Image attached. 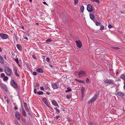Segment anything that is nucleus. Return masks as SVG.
<instances>
[{"label": "nucleus", "mask_w": 125, "mask_h": 125, "mask_svg": "<svg viewBox=\"0 0 125 125\" xmlns=\"http://www.w3.org/2000/svg\"><path fill=\"white\" fill-rule=\"evenodd\" d=\"M32 56L34 58V59H36V58H35V57H36V56L35 55H34V54H33L32 55Z\"/></svg>", "instance_id": "864d4df0"}, {"label": "nucleus", "mask_w": 125, "mask_h": 125, "mask_svg": "<svg viewBox=\"0 0 125 125\" xmlns=\"http://www.w3.org/2000/svg\"><path fill=\"white\" fill-rule=\"evenodd\" d=\"M60 117V116L59 115L56 116L55 118V119H56V120H57Z\"/></svg>", "instance_id": "2f4dec72"}, {"label": "nucleus", "mask_w": 125, "mask_h": 125, "mask_svg": "<svg viewBox=\"0 0 125 125\" xmlns=\"http://www.w3.org/2000/svg\"><path fill=\"white\" fill-rule=\"evenodd\" d=\"M11 85L14 88L17 89L18 88L16 83L13 80H12L10 82Z\"/></svg>", "instance_id": "0eeeda50"}, {"label": "nucleus", "mask_w": 125, "mask_h": 125, "mask_svg": "<svg viewBox=\"0 0 125 125\" xmlns=\"http://www.w3.org/2000/svg\"><path fill=\"white\" fill-rule=\"evenodd\" d=\"M113 48L115 49H120V48L118 47H113Z\"/></svg>", "instance_id": "8fccbe9b"}, {"label": "nucleus", "mask_w": 125, "mask_h": 125, "mask_svg": "<svg viewBox=\"0 0 125 125\" xmlns=\"http://www.w3.org/2000/svg\"><path fill=\"white\" fill-rule=\"evenodd\" d=\"M71 91V88L69 87H68L67 88V90L66 91V92H70Z\"/></svg>", "instance_id": "bb28decb"}, {"label": "nucleus", "mask_w": 125, "mask_h": 125, "mask_svg": "<svg viewBox=\"0 0 125 125\" xmlns=\"http://www.w3.org/2000/svg\"><path fill=\"white\" fill-rule=\"evenodd\" d=\"M23 37L24 39H25L26 40H28V39L27 37H26L24 36H23Z\"/></svg>", "instance_id": "37998d69"}, {"label": "nucleus", "mask_w": 125, "mask_h": 125, "mask_svg": "<svg viewBox=\"0 0 125 125\" xmlns=\"http://www.w3.org/2000/svg\"><path fill=\"white\" fill-rule=\"evenodd\" d=\"M20 112L24 116H26V113L23 108H22L20 109Z\"/></svg>", "instance_id": "9d476101"}, {"label": "nucleus", "mask_w": 125, "mask_h": 125, "mask_svg": "<svg viewBox=\"0 0 125 125\" xmlns=\"http://www.w3.org/2000/svg\"><path fill=\"white\" fill-rule=\"evenodd\" d=\"M110 71H113V69H110Z\"/></svg>", "instance_id": "0e129e2a"}, {"label": "nucleus", "mask_w": 125, "mask_h": 125, "mask_svg": "<svg viewBox=\"0 0 125 125\" xmlns=\"http://www.w3.org/2000/svg\"><path fill=\"white\" fill-rule=\"evenodd\" d=\"M0 85L6 91H7V89L5 84L1 83L0 84Z\"/></svg>", "instance_id": "f8f14e48"}, {"label": "nucleus", "mask_w": 125, "mask_h": 125, "mask_svg": "<svg viewBox=\"0 0 125 125\" xmlns=\"http://www.w3.org/2000/svg\"><path fill=\"white\" fill-rule=\"evenodd\" d=\"M95 23L96 25L97 26H100L101 25V23L98 22L97 21H95V22H94Z\"/></svg>", "instance_id": "393cba45"}, {"label": "nucleus", "mask_w": 125, "mask_h": 125, "mask_svg": "<svg viewBox=\"0 0 125 125\" xmlns=\"http://www.w3.org/2000/svg\"><path fill=\"white\" fill-rule=\"evenodd\" d=\"M51 86L53 89H56L58 88V85L56 83H51Z\"/></svg>", "instance_id": "6e6552de"}, {"label": "nucleus", "mask_w": 125, "mask_h": 125, "mask_svg": "<svg viewBox=\"0 0 125 125\" xmlns=\"http://www.w3.org/2000/svg\"><path fill=\"white\" fill-rule=\"evenodd\" d=\"M14 123L16 125H18L19 124L18 122L17 121H15L14 122Z\"/></svg>", "instance_id": "f704fd0d"}, {"label": "nucleus", "mask_w": 125, "mask_h": 125, "mask_svg": "<svg viewBox=\"0 0 125 125\" xmlns=\"http://www.w3.org/2000/svg\"><path fill=\"white\" fill-rule=\"evenodd\" d=\"M91 1L93 2H95L97 3H99V0H91Z\"/></svg>", "instance_id": "cd10ccee"}, {"label": "nucleus", "mask_w": 125, "mask_h": 125, "mask_svg": "<svg viewBox=\"0 0 125 125\" xmlns=\"http://www.w3.org/2000/svg\"><path fill=\"white\" fill-rule=\"evenodd\" d=\"M16 46L19 50L21 51L22 50V46L20 44H17Z\"/></svg>", "instance_id": "a211bd4d"}, {"label": "nucleus", "mask_w": 125, "mask_h": 125, "mask_svg": "<svg viewBox=\"0 0 125 125\" xmlns=\"http://www.w3.org/2000/svg\"><path fill=\"white\" fill-rule=\"evenodd\" d=\"M37 94L39 95H42L43 94V92L42 91H39L37 92Z\"/></svg>", "instance_id": "a878e982"}, {"label": "nucleus", "mask_w": 125, "mask_h": 125, "mask_svg": "<svg viewBox=\"0 0 125 125\" xmlns=\"http://www.w3.org/2000/svg\"><path fill=\"white\" fill-rule=\"evenodd\" d=\"M66 97L68 99H70L71 98L70 95L69 94H67L66 95Z\"/></svg>", "instance_id": "7c9ffc66"}, {"label": "nucleus", "mask_w": 125, "mask_h": 125, "mask_svg": "<svg viewBox=\"0 0 125 125\" xmlns=\"http://www.w3.org/2000/svg\"><path fill=\"white\" fill-rule=\"evenodd\" d=\"M25 109L26 111H27V112H29V110L28 106L25 107Z\"/></svg>", "instance_id": "72a5a7b5"}, {"label": "nucleus", "mask_w": 125, "mask_h": 125, "mask_svg": "<svg viewBox=\"0 0 125 125\" xmlns=\"http://www.w3.org/2000/svg\"><path fill=\"white\" fill-rule=\"evenodd\" d=\"M4 57H5V59H6V56H5Z\"/></svg>", "instance_id": "774afa93"}, {"label": "nucleus", "mask_w": 125, "mask_h": 125, "mask_svg": "<svg viewBox=\"0 0 125 125\" xmlns=\"http://www.w3.org/2000/svg\"><path fill=\"white\" fill-rule=\"evenodd\" d=\"M49 108L52 110V112H54V111L52 107H49Z\"/></svg>", "instance_id": "5fc2aeb1"}, {"label": "nucleus", "mask_w": 125, "mask_h": 125, "mask_svg": "<svg viewBox=\"0 0 125 125\" xmlns=\"http://www.w3.org/2000/svg\"><path fill=\"white\" fill-rule=\"evenodd\" d=\"M37 90L36 88H34V92L35 94H36L37 93Z\"/></svg>", "instance_id": "c9c22d12"}, {"label": "nucleus", "mask_w": 125, "mask_h": 125, "mask_svg": "<svg viewBox=\"0 0 125 125\" xmlns=\"http://www.w3.org/2000/svg\"><path fill=\"white\" fill-rule=\"evenodd\" d=\"M86 81L87 83H88L89 82V80L88 78H87L86 79Z\"/></svg>", "instance_id": "a18cd8bd"}, {"label": "nucleus", "mask_w": 125, "mask_h": 125, "mask_svg": "<svg viewBox=\"0 0 125 125\" xmlns=\"http://www.w3.org/2000/svg\"><path fill=\"white\" fill-rule=\"evenodd\" d=\"M49 66L50 67H52V68L53 67V66L52 65H50Z\"/></svg>", "instance_id": "052dcab7"}, {"label": "nucleus", "mask_w": 125, "mask_h": 125, "mask_svg": "<svg viewBox=\"0 0 125 125\" xmlns=\"http://www.w3.org/2000/svg\"><path fill=\"white\" fill-rule=\"evenodd\" d=\"M43 4H46V5H48V4L46 3V2L45 1H44L43 2Z\"/></svg>", "instance_id": "4d7b16f0"}, {"label": "nucleus", "mask_w": 125, "mask_h": 125, "mask_svg": "<svg viewBox=\"0 0 125 125\" xmlns=\"http://www.w3.org/2000/svg\"><path fill=\"white\" fill-rule=\"evenodd\" d=\"M51 41H52V40H51V39L49 38L46 40V42L48 43V42H50Z\"/></svg>", "instance_id": "c756f323"}, {"label": "nucleus", "mask_w": 125, "mask_h": 125, "mask_svg": "<svg viewBox=\"0 0 125 125\" xmlns=\"http://www.w3.org/2000/svg\"><path fill=\"white\" fill-rule=\"evenodd\" d=\"M15 116L18 120H19L20 119V113L19 112H16Z\"/></svg>", "instance_id": "ddd939ff"}, {"label": "nucleus", "mask_w": 125, "mask_h": 125, "mask_svg": "<svg viewBox=\"0 0 125 125\" xmlns=\"http://www.w3.org/2000/svg\"><path fill=\"white\" fill-rule=\"evenodd\" d=\"M24 105L25 107H26L28 106L27 104L26 103H24Z\"/></svg>", "instance_id": "de8ad7c7"}, {"label": "nucleus", "mask_w": 125, "mask_h": 125, "mask_svg": "<svg viewBox=\"0 0 125 125\" xmlns=\"http://www.w3.org/2000/svg\"><path fill=\"white\" fill-rule=\"evenodd\" d=\"M93 6L90 4H88L87 6V9L89 12H91L94 10Z\"/></svg>", "instance_id": "423d86ee"}, {"label": "nucleus", "mask_w": 125, "mask_h": 125, "mask_svg": "<svg viewBox=\"0 0 125 125\" xmlns=\"http://www.w3.org/2000/svg\"><path fill=\"white\" fill-rule=\"evenodd\" d=\"M37 71L39 73H42L43 72V70L42 68H38L37 70Z\"/></svg>", "instance_id": "aec40b11"}, {"label": "nucleus", "mask_w": 125, "mask_h": 125, "mask_svg": "<svg viewBox=\"0 0 125 125\" xmlns=\"http://www.w3.org/2000/svg\"><path fill=\"white\" fill-rule=\"evenodd\" d=\"M5 73L8 76H11L12 74V71L9 67H6L5 68Z\"/></svg>", "instance_id": "f257e3e1"}, {"label": "nucleus", "mask_w": 125, "mask_h": 125, "mask_svg": "<svg viewBox=\"0 0 125 125\" xmlns=\"http://www.w3.org/2000/svg\"><path fill=\"white\" fill-rule=\"evenodd\" d=\"M46 94L48 95H49L50 94V93L48 92H46Z\"/></svg>", "instance_id": "6e6d98bb"}, {"label": "nucleus", "mask_w": 125, "mask_h": 125, "mask_svg": "<svg viewBox=\"0 0 125 125\" xmlns=\"http://www.w3.org/2000/svg\"><path fill=\"white\" fill-rule=\"evenodd\" d=\"M76 80L79 83H82L83 84L85 83V82L83 80H81L77 79H76Z\"/></svg>", "instance_id": "6ab92c4d"}, {"label": "nucleus", "mask_w": 125, "mask_h": 125, "mask_svg": "<svg viewBox=\"0 0 125 125\" xmlns=\"http://www.w3.org/2000/svg\"><path fill=\"white\" fill-rule=\"evenodd\" d=\"M5 99L7 100V102L8 103H9V101L8 100V98L7 97H6V96H5Z\"/></svg>", "instance_id": "09e8293b"}, {"label": "nucleus", "mask_w": 125, "mask_h": 125, "mask_svg": "<svg viewBox=\"0 0 125 125\" xmlns=\"http://www.w3.org/2000/svg\"><path fill=\"white\" fill-rule=\"evenodd\" d=\"M14 109L15 110H16V109H17L18 108H17V107L16 106H15L14 107Z\"/></svg>", "instance_id": "bf43d9fd"}, {"label": "nucleus", "mask_w": 125, "mask_h": 125, "mask_svg": "<svg viewBox=\"0 0 125 125\" xmlns=\"http://www.w3.org/2000/svg\"><path fill=\"white\" fill-rule=\"evenodd\" d=\"M3 79L4 81H6L8 80V77L7 76H5L4 77Z\"/></svg>", "instance_id": "c85d7f7f"}, {"label": "nucleus", "mask_w": 125, "mask_h": 125, "mask_svg": "<svg viewBox=\"0 0 125 125\" xmlns=\"http://www.w3.org/2000/svg\"><path fill=\"white\" fill-rule=\"evenodd\" d=\"M42 101L48 107H49V106L47 103V99L45 97L43 98L42 99Z\"/></svg>", "instance_id": "9b49d317"}, {"label": "nucleus", "mask_w": 125, "mask_h": 125, "mask_svg": "<svg viewBox=\"0 0 125 125\" xmlns=\"http://www.w3.org/2000/svg\"><path fill=\"white\" fill-rule=\"evenodd\" d=\"M54 109H55L56 110L58 109H57V107H55L54 108Z\"/></svg>", "instance_id": "e2e57ef3"}, {"label": "nucleus", "mask_w": 125, "mask_h": 125, "mask_svg": "<svg viewBox=\"0 0 125 125\" xmlns=\"http://www.w3.org/2000/svg\"><path fill=\"white\" fill-rule=\"evenodd\" d=\"M104 26H101L100 27V29L101 30H102L103 29H104Z\"/></svg>", "instance_id": "473e14b6"}, {"label": "nucleus", "mask_w": 125, "mask_h": 125, "mask_svg": "<svg viewBox=\"0 0 125 125\" xmlns=\"http://www.w3.org/2000/svg\"><path fill=\"white\" fill-rule=\"evenodd\" d=\"M116 94L117 95L120 97L123 96L125 95L124 93L120 92H118L116 93Z\"/></svg>", "instance_id": "2eb2a0df"}, {"label": "nucleus", "mask_w": 125, "mask_h": 125, "mask_svg": "<svg viewBox=\"0 0 125 125\" xmlns=\"http://www.w3.org/2000/svg\"><path fill=\"white\" fill-rule=\"evenodd\" d=\"M76 42L77 46L80 48H81L82 46L81 42L80 41H76Z\"/></svg>", "instance_id": "1a4fd4ad"}, {"label": "nucleus", "mask_w": 125, "mask_h": 125, "mask_svg": "<svg viewBox=\"0 0 125 125\" xmlns=\"http://www.w3.org/2000/svg\"><path fill=\"white\" fill-rule=\"evenodd\" d=\"M3 70L1 68H0V72H3Z\"/></svg>", "instance_id": "3c124183"}, {"label": "nucleus", "mask_w": 125, "mask_h": 125, "mask_svg": "<svg viewBox=\"0 0 125 125\" xmlns=\"http://www.w3.org/2000/svg\"><path fill=\"white\" fill-rule=\"evenodd\" d=\"M29 2H31L32 1V0H29Z\"/></svg>", "instance_id": "338daca9"}, {"label": "nucleus", "mask_w": 125, "mask_h": 125, "mask_svg": "<svg viewBox=\"0 0 125 125\" xmlns=\"http://www.w3.org/2000/svg\"><path fill=\"white\" fill-rule=\"evenodd\" d=\"M90 17L91 19L94 22H95V20L94 19V16L93 14H92L90 15Z\"/></svg>", "instance_id": "f3484780"}, {"label": "nucleus", "mask_w": 125, "mask_h": 125, "mask_svg": "<svg viewBox=\"0 0 125 125\" xmlns=\"http://www.w3.org/2000/svg\"><path fill=\"white\" fill-rule=\"evenodd\" d=\"M4 61L2 57L0 56V63L3 64L4 63Z\"/></svg>", "instance_id": "412c9836"}, {"label": "nucleus", "mask_w": 125, "mask_h": 125, "mask_svg": "<svg viewBox=\"0 0 125 125\" xmlns=\"http://www.w3.org/2000/svg\"><path fill=\"white\" fill-rule=\"evenodd\" d=\"M15 61L18 64H19V62H18V59L17 58L15 59Z\"/></svg>", "instance_id": "e433bc0d"}, {"label": "nucleus", "mask_w": 125, "mask_h": 125, "mask_svg": "<svg viewBox=\"0 0 125 125\" xmlns=\"http://www.w3.org/2000/svg\"><path fill=\"white\" fill-rule=\"evenodd\" d=\"M50 59L48 57H47L46 58V61L48 62H50Z\"/></svg>", "instance_id": "4c0bfd02"}, {"label": "nucleus", "mask_w": 125, "mask_h": 125, "mask_svg": "<svg viewBox=\"0 0 125 125\" xmlns=\"http://www.w3.org/2000/svg\"><path fill=\"white\" fill-rule=\"evenodd\" d=\"M78 0H74V4H76L78 2Z\"/></svg>", "instance_id": "ea45409f"}, {"label": "nucleus", "mask_w": 125, "mask_h": 125, "mask_svg": "<svg viewBox=\"0 0 125 125\" xmlns=\"http://www.w3.org/2000/svg\"><path fill=\"white\" fill-rule=\"evenodd\" d=\"M98 94H96L94 96L88 101V103L90 104L92 103L93 102L96 100Z\"/></svg>", "instance_id": "7ed1b4c3"}, {"label": "nucleus", "mask_w": 125, "mask_h": 125, "mask_svg": "<svg viewBox=\"0 0 125 125\" xmlns=\"http://www.w3.org/2000/svg\"><path fill=\"white\" fill-rule=\"evenodd\" d=\"M108 28L110 29L112 27V26L110 24H109L108 25Z\"/></svg>", "instance_id": "58836bf2"}, {"label": "nucleus", "mask_w": 125, "mask_h": 125, "mask_svg": "<svg viewBox=\"0 0 125 125\" xmlns=\"http://www.w3.org/2000/svg\"><path fill=\"white\" fill-rule=\"evenodd\" d=\"M103 81L105 83H108L109 84H114L115 83L114 81L112 79H104Z\"/></svg>", "instance_id": "f03ea898"}, {"label": "nucleus", "mask_w": 125, "mask_h": 125, "mask_svg": "<svg viewBox=\"0 0 125 125\" xmlns=\"http://www.w3.org/2000/svg\"><path fill=\"white\" fill-rule=\"evenodd\" d=\"M121 78L124 81V82H125V75H122L120 76Z\"/></svg>", "instance_id": "4be33fe9"}, {"label": "nucleus", "mask_w": 125, "mask_h": 125, "mask_svg": "<svg viewBox=\"0 0 125 125\" xmlns=\"http://www.w3.org/2000/svg\"><path fill=\"white\" fill-rule=\"evenodd\" d=\"M52 103L55 106H57L58 107H59V106L58 104L55 100H52Z\"/></svg>", "instance_id": "4468645a"}, {"label": "nucleus", "mask_w": 125, "mask_h": 125, "mask_svg": "<svg viewBox=\"0 0 125 125\" xmlns=\"http://www.w3.org/2000/svg\"><path fill=\"white\" fill-rule=\"evenodd\" d=\"M40 89L42 91H43L44 90V88L43 86H41L40 87Z\"/></svg>", "instance_id": "79ce46f5"}, {"label": "nucleus", "mask_w": 125, "mask_h": 125, "mask_svg": "<svg viewBox=\"0 0 125 125\" xmlns=\"http://www.w3.org/2000/svg\"><path fill=\"white\" fill-rule=\"evenodd\" d=\"M1 76L2 77H3L5 76V75L4 73H2L1 74Z\"/></svg>", "instance_id": "a19ab883"}, {"label": "nucleus", "mask_w": 125, "mask_h": 125, "mask_svg": "<svg viewBox=\"0 0 125 125\" xmlns=\"http://www.w3.org/2000/svg\"><path fill=\"white\" fill-rule=\"evenodd\" d=\"M84 8L83 5H82V6H81L80 8V10L82 12H83Z\"/></svg>", "instance_id": "b1692460"}, {"label": "nucleus", "mask_w": 125, "mask_h": 125, "mask_svg": "<svg viewBox=\"0 0 125 125\" xmlns=\"http://www.w3.org/2000/svg\"><path fill=\"white\" fill-rule=\"evenodd\" d=\"M78 75L80 77H82L85 76L86 74L84 71L81 70L79 72Z\"/></svg>", "instance_id": "20e7f679"}, {"label": "nucleus", "mask_w": 125, "mask_h": 125, "mask_svg": "<svg viewBox=\"0 0 125 125\" xmlns=\"http://www.w3.org/2000/svg\"><path fill=\"white\" fill-rule=\"evenodd\" d=\"M14 70L15 75L17 76H19V75L17 73V68L15 66L14 67Z\"/></svg>", "instance_id": "dca6fc26"}, {"label": "nucleus", "mask_w": 125, "mask_h": 125, "mask_svg": "<svg viewBox=\"0 0 125 125\" xmlns=\"http://www.w3.org/2000/svg\"><path fill=\"white\" fill-rule=\"evenodd\" d=\"M0 37L3 40L6 39L9 37L7 34L3 33H0Z\"/></svg>", "instance_id": "39448f33"}, {"label": "nucleus", "mask_w": 125, "mask_h": 125, "mask_svg": "<svg viewBox=\"0 0 125 125\" xmlns=\"http://www.w3.org/2000/svg\"><path fill=\"white\" fill-rule=\"evenodd\" d=\"M2 49L0 47V52H1Z\"/></svg>", "instance_id": "69168bd1"}, {"label": "nucleus", "mask_w": 125, "mask_h": 125, "mask_svg": "<svg viewBox=\"0 0 125 125\" xmlns=\"http://www.w3.org/2000/svg\"><path fill=\"white\" fill-rule=\"evenodd\" d=\"M56 112L57 113H58V114H59L60 113V110L59 109H58L56 110Z\"/></svg>", "instance_id": "49530a36"}, {"label": "nucleus", "mask_w": 125, "mask_h": 125, "mask_svg": "<svg viewBox=\"0 0 125 125\" xmlns=\"http://www.w3.org/2000/svg\"><path fill=\"white\" fill-rule=\"evenodd\" d=\"M37 74V73L36 72H33V75L34 76H36Z\"/></svg>", "instance_id": "c03bdc74"}, {"label": "nucleus", "mask_w": 125, "mask_h": 125, "mask_svg": "<svg viewBox=\"0 0 125 125\" xmlns=\"http://www.w3.org/2000/svg\"><path fill=\"white\" fill-rule=\"evenodd\" d=\"M88 125H93L92 122H90L89 123Z\"/></svg>", "instance_id": "603ef678"}, {"label": "nucleus", "mask_w": 125, "mask_h": 125, "mask_svg": "<svg viewBox=\"0 0 125 125\" xmlns=\"http://www.w3.org/2000/svg\"><path fill=\"white\" fill-rule=\"evenodd\" d=\"M84 87L82 86V87L81 88V93H82V94H83V93L84 91Z\"/></svg>", "instance_id": "5701e85b"}, {"label": "nucleus", "mask_w": 125, "mask_h": 125, "mask_svg": "<svg viewBox=\"0 0 125 125\" xmlns=\"http://www.w3.org/2000/svg\"><path fill=\"white\" fill-rule=\"evenodd\" d=\"M54 109H55L56 110L58 109H57V107H55L54 108Z\"/></svg>", "instance_id": "680f3d73"}, {"label": "nucleus", "mask_w": 125, "mask_h": 125, "mask_svg": "<svg viewBox=\"0 0 125 125\" xmlns=\"http://www.w3.org/2000/svg\"><path fill=\"white\" fill-rule=\"evenodd\" d=\"M124 86L123 88L124 89H125V82H124Z\"/></svg>", "instance_id": "13d9d810"}]
</instances>
